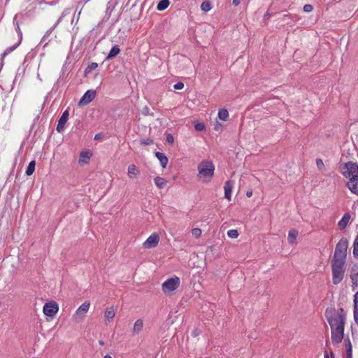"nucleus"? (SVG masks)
<instances>
[{"label": "nucleus", "mask_w": 358, "mask_h": 358, "mask_svg": "<svg viewBox=\"0 0 358 358\" xmlns=\"http://www.w3.org/2000/svg\"><path fill=\"white\" fill-rule=\"evenodd\" d=\"M325 317L331 327V338L334 345L340 344L344 338V330L346 323V314L343 308H327Z\"/></svg>", "instance_id": "1"}, {"label": "nucleus", "mask_w": 358, "mask_h": 358, "mask_svg": "<svg viewBox=\"0 0 358 358\" xmlns=\"http://www.w3.org/2000/svg\"><path fill=\"white\" fill-rule=\"evenodd\" d=\"M197 177L203 182H209L214 175L215 166L211 161L203 160L198 164Z\"/></svg>", "instance_id": "2"}, {"label": "nucleus", "mask_w": 358, "mask_h": 358, "mask_svg": "<svg viewBox=\"0 0 358 358\" xmlns=\"http://www.w3.org/2000/svg\"><path fill=\"white\" fill-rule=\"evenodd\" d=\"M348 248V239L345 237L341 238L336 245L335 252L331 262L345 263Z\"/></svg>", "instance_id": "3"}, {"label": "nucleus", "mask_w": 358, "mask_h": 358, "mask_svg": "<svg viewBox=\"0 0 358 358\" xmlns=\"http://www.w3.org/2000/svg\"><path fill=\"white\" fill-rule=\"evenodd\" d=\"M331 271L333 284H339L345 276V263L331 262Z\"/></svg>", "instance_id": "4"}, {"label": "nucleus", "mask_w": 358, "mask_h": 358, "mask_svg": "<svg viewBox=\"0 0 358 358\" xmlns=\"http://www.w3.org/2000/svg\"><path fill=\"white\" fill-rule=\"evenodd\" d=\"M180 285V280L176 275L166 280L162 285V290L165 294H171Z\"/></svg>", "instance_id": "5"}, {"label": "nucleus", "mask_w": 358, "mask_h": 358, "mask_svg": "<svg viewBox=\"0 0 358 358\" xmlns=\"http://www.w3.org/2000/svg\"><path fill=\"white\" fill-rule=\"evenodd\" d=\"M341 172L345 178L348 179L358 176V164L348 162L342 166Z\"/></svg>", "instance_id": "6"}, {"label": "nucleus", "mask_w": 358, "mask_h": 358, "mask_svg": "<svg viewBox=\"0 0 358 358\" xmlns=\"http://www.w3.org/2000/svg\"><path fill=\"white\" fill-rule=\"evenodd\" d=\"M59 310V306L57 303L55 301H51L45 303L43 311L44 315L53 317L55 316Z\"/></svg>", "instance_id": "7"}, {"label": "nucleus", "mask_w": 358, "mask_h": 358, "mask_svg": "<svg viewBox=\"0 0 358 358\" xmlns=\"http://www.w3.org/2000/svg\"><path fill=\"white\" fill-rule=\"evenodd\" d=\"M159 241V236L157 233H152L143 243V247L145 248H155Z\"/></svg>", "instance_id": "8"}, {"label": "nucleus", "mask_w": 358, "mask_h": 358, "mask_svg": "<svg viewBox=\"0 0 358 358\" xmlns=\"http://www.w3.org/2000/svg\"><path fill=\"white\" fill-rule=\"evenodd\" d=\"M96 91L93 90H87L79 101L80 106H85L90 103L95 98Z\"/></svg>", "instance_id": "9"}, {"label": "nucleus", "mask_w": 358, "mask_h": 358, "mask_svg": "<svg viewBox=\"0 0 358 358\" xmlns=\"http://www.w3.org/2000/svg\"><path fill=\"white\" fill-rule=\"evenodd\" d=\"M69 109L65 110L58 120V123L56 127V130L58 133H61L64 131L66 123L69 120Z\"/></svg>", "instance_id": "10"}, {"label": "nucleus", "mask_w": 358, "mask_h": 358, "mask_svg": "<svg viewBox=\"0 0 358 358\" xmlns=\"http://www.w3.org/2000/svg\"><path fill=\"white\" fill-rule=\"evenodd\" d=\"M347 187L352 193L358 194V176L349 179Z\"/></svg>", "instance_id": "11"}, {"label": "nucleus", "mask_w": 358, "mask_h": 358, "mask_svg": "<svg viewBox=\"0 0 358 358\" xmlns=\"http://www.w3.org/2000/svg\"><path fill=\"white\" fill-rule=\"evenodd\" d=\"M234 182L232 180H227L224 185V197L229 201L231 199V192L234 188Z\"/></svg>", "instance_id": "12"}, {"label": "nucleus", "mask_w": 358, "mask_h": 358, "mask_svg": "<svg viewBox=\"0 0 358 358\" xmlns=\"http://www.w3.org/2000/svg\"><path fill=\"white\" fill-rule=\"evenodd\" d=\"M140 175L139 169L134 164H130L127 169V176L129 179H134L138 178Z\"/></svg>", "instance_id": "13"}, {"label": "nucleus", "mask_w": 358, "mask_h": 358, "mask_svg": "<svg viewBox=\"0 0 358 358\" xmlns=\"http://www.w3.org/2000/svg\"><path fill=\"white\" fill-rule=\"evenodd\" d=\"M350 219V215L348 213H345L341 220L338 223L339 229L341 230L345 229L349 224Z\"/></svg>", "instance_id": "14"}, {"label": "nucleus", "mask_w": 358, "mask_h": 358, "mask_svg": "<svg viewBox=\"0 0 358 358\" xmlns=\"http://www.w3.org/2000/svg\"><path fill=\"white\" fill-rule=\"evenodd\" d=\"M61 22V19H58L57 20V22L55 23V24L51 27L45 33V34L43 36V37L41 39V43H43L45 42V46L48 45V42L50 41V40H48V41L47 39L50 36V34H52V32L53 31V30L57 27V25Z\"/></svg>", "instance_id": "15"}, {"label": "nucleus", "mask_w": 358, "mask_h": 358, "mask_svg": "<svg viewBox=\"0 0 358 358\" xmlns=\"http://www.w3.org/2000/svg\"><path fill=\"white\" fill-rule=\"evenodd\" d=\"M92 155V154L90 150L82 151L80 155L79 163L87 164L90 162Z\"/></svg>", "instance_id": "16"}, {"label": "nucleus", "mask_w": 358, "mask_h": 358, "mask_svg": "<svg viewBox=\"0 0 358 358\" xmlns=\"http://www.w3.org/2000/svg\"><path fill=\"white\" fill-rule=\"evenodd\" d=\"M155 157L159 161L161 166L163 168H166L169 162L167 157L163 152H156Z\"/></svg>", "instance_id": "17"}, {"label": "nucleus", "mask_w": 358, "mask_h": 358, "mask_svg": "<svg viewBox=\"0 0 358 358\" xmlns=\"http://www.w3.org/2000/svg\"><path fill=\"white\" fill-rule=\"evenodd\" d=\"M120 52V48L118 45H115L110 49L109 53L106 57V60H110L116 57Z\"/></svg>", "instance_id": "18"}, {"label": "nucleus", "mask_w": 358, "mask_h": 358, "mask_svg": "<svg viewBox=\"0 0 358 358\" xmlns=\"http://www.w3.org/2000/svg\"><path fill=\"white\" fill-rule=\"evenodd\" d=\"M90 306V303L89 301L84 302L82 305H80L78 308L76 310V315H85L87 313Z\"/></svg>", "instance_id": "19"}, {"label": "nucleus", "mask_w": 358, "mask_h": 358, "mask_svg": "<svg viewBox=\"0 0 358 358\" xmlns=\"http://www.w3.org/2000/svg\"><path fill=\"white\" fill-rule=\"evenodd\" d=\"M344 341H345L347 357L352 358V343L350 342V338L348 336L346 338H345Z\"/></svg>", "instance_id": "20"}, {"label": "nucleus", "mask_w": 358, "mask_h": 358, "mask_svg": "<svg viewBox=\"0 0 358 358\" xmlns=\"http://www.w3.org/2000/svg\"><path fill=\"white\" fill-rule=\"evenodd\" d=\"M115 315V310L113 307H109L106 309L104 317L109 322L112 321Z\"/></svg>", "instance_id": "21"}, {"label": "nucleus", "mask_w": 358, "mask_h": 358, "mask_svg": "<svg viewBox=\"0 0 358 358\" xmlns=\"http://www.w3.org/2000/svg\"><path fill=\"white\" fill-rule=\"evenodd\" d=\"M18 14H16L14 17H13V25L15 27V29L16 30V31L17 32L18 34V36H20V40L19 41H22V33L20 30V21L18 20Z\"/></svg>", "instance_id": "22"}, {"label": "nucleus", "mask_w": 358, "mask_h": 358, "mask_svg": "<svg viewBox=\"0 0 358 358\" xmlns=\"http://www.w3.org/2000/svg\"><path fill=\"white\" fill-rule=\"evenodd\" d=\"M154 182L155 185L159 188V189H163L167 184V180L162 177H155L154 178Z\"/></svg>", "instance_id": "23"}, {"label": "nucleus", "mask_w": 358, "mask_h": 358, "mask_svg": "<svg viewBox=\"0 0 358 358\" xmlns=\"http://www.w3.org/2000/svg\"><path fill=\"white\" fill-rule=\"evenodd\" d=\"M299 232L296 229H292L289 231L287 241L289 243H293L296 238Z\"/></svg>", "instance_id": "24"}, {"label": "nucleus", "mask_w": 358, "mask_h": 358, "mask_svg": "<svg viewBox=\"0 0 358 358\" xmlns=\"http://www.w3.org/2000/svg\"><path fill=\"white\" fill-rule=\"evenodd\" d=\"M143 327V320L141 319L137 320L134 324L133 333H134V334L139 333L142 330Z\"/></svg>", "instance_id": "25"}, {"label": "nucleus", "mask_w": 358, "mask_h": 358, "mask_svg": "<svg viewBox=\"0 0 358 358\" xmlns=\"http://www.w3.org/2000/svg\"><path fill=\"white\" fill-rule=\"evenodd\" d=\"M35 167H36V162L35 160H32L31 161L29 164H28V166L27 167V169H26V171H25V173L27 176H30L33 174V173L35 171Z\"/></svg>", "instance_id": "26"}, {"label": "nucleus", "mask_w": 358, "mask_h": 358, "mask_svg": "<svg viewBox=\"0 0 358 358\" xmlns=\"http://www.w3.org/2000/svg\"><path fill=\"white\" fill-rule=\"evenodd\" d=\"M169 4H170V1L169 0H161V1H159V2L158 3V4L157 6V9L159 11L164 10L168 8Z\"/></svg>", "instance_id": "27"}, {"label": "nucleus", "mask_w": 358, "mask_h": 358, "mask_svg": "<svg viewBox=\"0 0 358 358\" xmlns=\"http://www.w3.org/2000/svg\"><path fill=\"white\" fill-rule=\"evenodd\" d=\"M20 41H18L17 43L12 45V46H10L8 48H7L4 52L2 53L1 55V59H3L6 56H7L8 54H10V52H12L13 50H15L17 46L20 45Z\"/></svg>", "instance_id": "28"}, {"label": "nucleus", "mask_w": 358, "mask_h": 358, "mask_svg": "<svg viewBox=\"0 0 358 358\" xmlns=\"http://www.w3.org/2000/svg\"><path fill=\"white\" fill-rule=\"evenodd\" d=\"M218 117L222 120H227L229 117V112L225 108H221L218 111Z\"/></svg>", "instance_id": "29"}, {"label": "nucleus", "mask_w": 358, "mask_h": 358, "mask_svg": "<svg viewBox=\"0 0 358 358\" xmlns=\"http://www.w3.org/2000/svg\"><path fill=\"white\" fill-rule=\"evenodd\" d=\"M353 256L358 259V235L355 237L353 243Z\"/></svg>", "instance_id": "30"}, {"label": "nucleus", "mask_w": 358, "mask_h": 358, "mask_svg": "<svg viewBox=\"0 0 358 358\" xmlns=\"http://www.w3.org/2000/svg\"><path fill=\"white\" fill-rule=\"evenodd\" d=\"M212 8L211 4L209 1H205L201 4V9L204 12H208Z\"/></svg>", "instance_id": "31"}, {"label": "nucleus", "mask_w": 358, "mask_h": 358, "mask_svg": "<svg viewBox=\"0 0 358 358\" xmlns=\"http://www.w3.org/2000/svg\"><path fill=\"white\" fill-rule=\"evenodd\" d=\"M97 67H98V64L97 63L92 62L85 69V73L87 75V74L90 73L92 71L96 69Z\"/></svg>", "instance_id": "32"}, {"label": "nucleus", "mask_w": 358, "mask_h": 358, "mask_svg": "<svg viewBox=\"0 0 358 358\" xmlns=\"http://www.w3.org/2000/svg\"><path fill=\"white\" fill-rule=\"evenodd\" d=\"M194 127L195 130L198 131H203L206 129L205 124L203 122H196Z\"/></svg>", "instance_id": "33"}, {"label": "nucleus", "mask_w": 358, "mask_h": 358, "mask_svg": "<svg viewBox=\"0 0 358 358\" xmlns=\"http://www.w3.org/2000/svg\"><path fill=\"white\" fill-rule=\"evenodd\" d=\"M227 235L229 238H236L238 236L239 234L236 229H230L227 231Z\"/></svg>", "instance_id": "34"}, {"label": "nucleus", "mask_w": 358, "mask_h": 358, "mask_svg": "<svg viewBox=\"0 0 358 358\" xmlns=\"http://www.w3.org/2000/svg\"><path fill=\"white\" fill-rule=\"evenodd\" d=\"M153 143V140L150 138H143L141 140V144L145 145H150Z\"/></svg>", "instance_id": "35"}, {"label": "nucleus", "mask_w": 358, "mask_h": 358, "mask_svg": "<svg viewBox=\"0 0 358 358\" xmlns=\"http://www.w3.org/2000/svg\"><path fill=\"white\" fill-rule=\"evenodd\" d=\"M192 233L193 236H194L195 237L198 238L201 234V230L199 228H194L192 230Z\"/></svg>", "instance_id": "36"}, {"label": "nucleus", "mask_w": 358, "mask_h": 358, "mask_svg": "<svg viewBox=\"0 0 358 358\" xmlns=\"http://www.w3.org/2000/svg\"><path fill=\"white\" fill-rule=\"evenodd\" d=\"M71 10V8H65V9L62 11V15H61V16H60V17H59V19H61V21H62V19H63L65 16H66V15H68L69 14H70Z\"/></svg>", "instance_id": "37"}, {"label": "nucleus", "mask_w": 358, "mask_h": 358, "mask_svg": "<svg viewBox=\"0 0 358 358\" xmlns=\"http://www.w3.org/2000/svg\"><path fill=\"white\" fill-rule=\"evenodd\" d=\"M166 140L169 144H173L174 142L173 136L171 134H166Z\"/></svg>", "instance_id": "38"}, {"label": "nucleus", "mask_w": 358, "mask_h": 358, "mask_svg": "<svg viewBox=\"0 0 358 358\" xmlns=\"http://www.w3.org/2000/svg\"><path fill=\"white\" fill-rule=\"evenodd\" d=\"M90 0H80L78 3V5H77V8L76 9L78 8H80V9H83V6L87 3Z\"/></svg>", "instance_id": "39"}, {"label": "nucleus", "mask_w": 358, "mask_h": 358, "mask_svg": "<svg viewBox=\"0 0 358 358\" xmlns=\"http://www.w3.org/2000/svg\"><path fill=\"white\" fill-rule=\"evenodd\" d=\"M316 165L319 169H322L324 168V162L321 159H316Z\"/></svg>", "instance_id": "40"}, {"label": "nucleus", "mask_w": 358, "mask_h": 358, "mask_svg": "<svg viewBox=\"0 0 358 358\" xmlns=\"http://www.w3.org/2000/svg\"><path fill=\"white\" fill-rule=\"evenodd\" d=\"M353 315H354L355 322L358 325V307L354 308Z\"/></svg>", "instance_id": "41"}, {"label": "nucleus", "mask_w": 358, "mask_h": 358, "mask_svg": "<svg viewBox=\"0 0 358 358\" xmlns=\"http://www.w3.org/2000/svg\"><path fill=\"white\" fill-rule=\"evenodd\" d=\"M313 10V7L310 4H306L303 6V11L306 13H310Z\"/></svg>", "instance_id": "42"}, {"label": "nucleus", "mask_w": 358, "mask_h": 358, "mask_svg": "<svg viewBox=\"0 0 358 358\" xmlns=\"http://www.w3.org/2000/svg\"><path fill=\"white\" fill-rule=\"evenodd\" d=\"M184 87V84L182 82H178L173 85L175 90H182Z\"/></svg>", "instance_id": "43"}, {"label": "nucleus", "mask_w": 358, "mask_h": 358, "mask_svg": "<svg viewBox=\"0 0 358 358\" xmlns=\"http://www.w3.org/2000/svg\"><path fill=\"white\" fill-rule=\"evenodd\" d=\"M357 298H358V291L354 295V300H353L354 308L355 307H358V299Z\"/></svg>", "instance_id": "44"}, {"label": "nucleus", "mask_w": 358, "mask_h": 358, "mask_svg": "<svg viewBox=\"0 0 358 358\" xmlns=\"http://www.w3.org/2000/svg\"><path fill=\"white\" fill-rule=\"evenodd\" d=\"M357 275H358V273H355L354 271V269L352 268V271L351 274H350V278L352 279V280L354 281L355 280H357Z\"/></svg>", "instance_id": "45"}, {"label": "nucleus", "mask_w": 358, "mask_h": 358, "mask_svg": "<svg viewBox=\"0 0 358 358\" xmlns=\"http://www.w3.org/2000/svg\"><path fill=\"white\" fill-rule=\"evenodd\" d=\"M149 108L148 106H145L142 110L143 115H147L149 113Z\"/></svg>", "instance_id": "46"}, {"label": "nucleus", "mask_w": 358, "mask_h": 358, "mask_svg": "<svg viewBox=\"0 0 358 358\" xmlns=\"http://www.w3.org/2000/svg\"><path fill=\"white\" fill-rule=\"evenodd\" d=\"M357 287H358L357 280L352 281V289L353 290L356 289V288Z\"/></svg>", "instance_id": "47"}, {"label": "nucleus", "mask_w": 358, "mask_h": 358, "mask_svg": "<svg viewBox=\"0 0 358 358\" xmlns=\"http://www.w3.org/2000/svg\"><path fill=\"white\" fill-rule=\"evenodd\" d=\"M241 0H233L232 3L234 6H237L240 4Z\"/></svg>", "instance_id": "48"}, {"label": "nucleus", "mask_w": 358, "mask_h": 358, "mask_svg": "<svg viewBox=\"0 0 358 358\" xmlns=\"http://www.w3.org/2000/svg\"><path fill=\"white\" fill-rule=\"evenodd\" d=\"M101 138V134H96L95 136H94V140H98Z\"/></svg>", "instance_id": "49"}, {"label": "nucleus", "mask_w": 358, "mask_h": 358, "mask_svg": "<svg viewBox=\"0 0 358 358\" xmlns=\"http://www.w3.org/2000/svg\"><path fill=\"white\" fill-rule=\"evenodd\" d=\"M252 195V191H248V192H246V196H247L248 197H250Z\"/></svg>", "instance_id": "50"}, {"label": "nucleus", "mask_w": 358, "mask_h": 358, "mask_svg": "<svg viewBox=\"0 0 358 358\" xmlns=\"http://www.w3.org/2000/svg\"><path fill=\"white\" fill-rule=\"evenodd\" d=\"M48 4L50 6H53V5L56 4V2L55 1H52L50 2Z\"/></svg>", "instance_id": "51"}, {"label": "nucleus", "mask_w": 358, "mask_h": 358, "mask_svg": "<svg viewBox=\"0 0 358 358\" xmlns=\"http://www.w3.org/2000/svg\"><path fill=\"white\" fill-rule=\"evenodd\" d=\"M324 358H330L329 355H328V353H327V352H324Z\"/></svg>", "instance_id": "52"}, {"label": "nucleus", "mask_w": 358, "mask_h": 358, "mask_svg": "<svg viewBox=\"0 0 358 358\" xmlns=\"http://www.w3.org/2000/svg\"><path fill=\"white\" fill-rule=\"evenodd\" d=\"M103 358H112V357L110 355H106L104 356Z\"/></svg>", "instance_id": "53"}, {"label": "nucleus", "mask_w": 358, "mask_h": 358, "mask_svg": "<svg viewBox=\"0 0 358 358\" xmlns=\"http://www.w3.org/2000/svg\"><path fill=\"white\" fill-rule=\"evenodd\" d=\"M99 344L101 345H104V342L103 341H99Z\"/></svg>", "instance_id": "54"}, {"label": "nucleus", "mask_w": 358, "mask_h": 358, "mask_svg": "<svg viewBox=\"0 0 358 358\" xmlns=\"http://www.w3.org/2000/svg\"><path fill=\"white\" fill-rule=\"evenodd\" d=\"M81 10H82V9H80V8L79 12H78V13L77 14V16H79V15H80V13H81Z\"/></svg>", "instance_id": "55"}, {"label": "nucleus", "mask_w": 358, "mask_h": 358, "mask_svg": "<svg viewBox=\"0 0 358 358\" xmlns=\"http://www.w3.org/2000/svg\"><path fill=\"white\" fill-rule=\"evenodd\" d=\"M331 358H334V354L332 352H331Z\"/></svg>", "instance_id": "56"}, {"label": "nucleus", "mask_w": 358, "mask_h": 358, "mask_svg": "<svg viewBox=\"0 0 358 358\" xmlns=\"http://www.w3.org/2000/svg\"><path fill=\"white\" fill-rule=\"evenodd\" d=\"M37 78H38L41 81L42 80V79L40 78V75H39V74H38V75H37Z\"/></svg>", "instance_id": "57"}, {"label": "nucleus", "mask_w": 358, "mask_h": 358, "mask_svg": "<svg viewBox=\"0 0 358 358\" xmlns=\"http://www.w3.org/2000/svg\"><path fill=\"white\" fill-rule=\"evenodd\" d=\"M193 334H194V336H196V335H197V332L194 331V332H193Z\"/></svg>", "instance_id": "58"}, {"label": "nucleus", "mask_w": 358, "mask_h": 358, "mask_svg": "<svg viewBox=\"0 0 358 358\" xmlns=\"http://www.w3.org/2000/svg\"><path fill=\"white\" fill-rule=\"evenodd\" d=\"M347 358H349V357H347Z\"/></svg>", "instance_id": "59"}]
</instances>
